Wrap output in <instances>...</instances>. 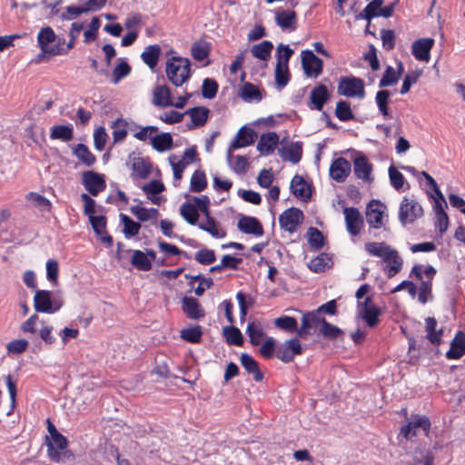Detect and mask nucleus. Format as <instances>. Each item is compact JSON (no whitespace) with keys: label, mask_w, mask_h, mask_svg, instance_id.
Returning <instances> with one entry per match:
<instances>
[{"label":"nucleus","mask_w":465,"mask_h":465,"mask_svg":"<svg viewBox=\"0 0 465 465\" xmlns=\"http://www.w3.org/2000/svg\"><path fill=\"white\" fill-rule=\"evenodd\" d=\"M365 250L371 255L382 258L388 263L384 269L388 278L394 277L401 271L403 265L402 258L399 255L397 250L392 249L386 242H367L365 243Z\"/></svg>","instance_id":"f257e3e1"},{"label":"nucleus","mask_w":465,"mask_h":465,"mask_svg":"<svg viewBox=\"0 0 465 465\" xmlns=\"http://www.w3.org/2000/svg\"><path fill=\"white\" fill-rule=\"evenodd\" d=\"M167 79L176 87L182 86L192 76L191 61L186 57L172 56L165 64Z\"/></svg>","instance_id":"f03ea898"},{"label":"nucleus","mask_w":465,"mask_h":465,"mask_svg":"<svg viewBox=\"0 0 465 465\" xmlns=\"http://www.w3.org/2000/svg\"><path fill=\"white\" fill-rule=\"evenodd\" d=\"M431 427L430 419L425 415L413 414L407 420V423L401 428L398 438H404L407 440H412L420 431L428 435Z\"/></svg>","instance_id":"7ed1b4c3"},{"label":"nucleus","mask_w":465,"mask_h":465,"mask_svg":"<svg viewBox=\"0 0 465 465\" xmlns=\"http://www.w3.org/2000/svg\"><path fill=\"white\" fill-rule=\"evenodd\" d=\"M48 457L54 462L74 459L72 451L66 450L67 439L60 432L54 434L51 439L45 436Z\"/></svg>","instance_id":"20e7f679"},{"label":"nucleus","mask_w":465,"mask_h":465,"mask_svg":"<svg viewBox=\"0 0 465 465\" xmlns=\"http://www.w3.org/2000/svg\"><path fill=\"white\" fill-rule=\"evenodd\" d=\"M337 93L346 97H365L364 81L356 76H341L339 80Z\"/></svg>","instance_id":"39448f33"},{"label":"nucleus","mask_w":465,"mask_h":465,"mask_svg":"<svg viewBox=\"0 0 465 465\" xmlns=\"http://www.w3.org/2000/svg\"><path fill=\"white\" fill-rule=\"evenodd\" d=\"M57 35L50 26L43 27L37 35V43L43 54L48 55L66 54L67 49L58 45H50L54 43Z\"/></svg>","instance_id":"423d86ee"},{"label":"nucleus","mask_w":465,"mask_h":465,"mask_svg":"<svg viewBox=\"0 0 465 465\" xmlns=\"http://www.w3.org/2000/svg\"><path fill=\"white\" fill-rule=\"evenodd\" d=\"M63 302L55 298L53 299L50 291L37 290L34 297V307L37 312L54 313L60 310Z\"/></svg>","instance_id":"0eeeda50"},{"label":"nucleus","mask_w":465,"mask_h":465,"mask_svg":"<svg viewBox=\"0 0 465 465\" xmlns=\"http://www.w3.org/2000/svg\"><path fill=\"white\" fill-rule=\"evenodd\" d=\"M423 215L421 205L414 199L403 197L399 210V220L404 226L408 223H412Z\"/></svg>","instance_id":"6e6552de"},{"label":"nucleus","mask_w":465,"mask_h":465,"mask_svg":"<svg viewBox=\"0 0 465 465\" xmlns=\"http://www.w3.org/2000/svg\"><path fill=\"white\" fill-rule=\"evenodd\" d=\"M357 307L360 310L361 318L366 322L368 327L375 328L378 326L381 310L373 303L371 296H367L362 302H358Z\"/></svg>","instance_id":"1a4fd4ad"},{"label":"nucleus","mask_w":465,"mask_h":465,"mask_svg":"<svg viewBox=\"0 0 465 465\" xmlns=\"http://www.w3.org/2000/svg\"><path fill=\"white\" fill-rule=\"evenodd\" d=\"M256 137L257 134L252 128L246 125L241 127L227 150V162L231 163L232 150L252 145L255 142Z\"/></svg>","instance_id":"9d476101"},{"label":"nucleus","mask_w":465,"mask_h":465,"mask_svg":"<svg viewBox=\"0 0 465 465\" xmlns=\"http://www.w3.org/2000/svg\"><path fill=\"white\" fill-rule=\"evenodd\" d=\"M302 67L307 77L317 78L322 74L323 61L318 57L312 50L302 51Z\"/></svg>","instance_id":"9b49d317"},{"label":"nucleus","mask_w":465,"mask_h":465,"mask_svg":"<svg viewBox=\"0 0 465 465\" xmlns=\"http://www.w3.org/2000/svg\"><path fill=\"white\" fill-rule=\"evenodd\" d=\"M82 183L92 196H97L106 187L104 175L94 171L84 172Z\"/></svg>","instance_id":"f8f14e48"},{"label":"nucleus","mask_w":465,"mask_h":465,"mask_svg":"<svg viewBox=\"0 0 465 465\" xmlns=\"http://www.w3.org/2000/svg\"><path fill=\"white\" fill-rule=\"evenodd\" d=\"M304 220L303 213L296 207L285 210L279 217V223L282 229L289 232H294L297 227Z\"/></svg>","instance_id":"ddd939ff"},{"label":"nucleus","mask_w":465,"mask_h":465,"mask_svg":"<svg viewBox=\"0 0 465 465\" xmlns=\"http://www.w3.org/2000/svg\"><path fill=\"white\" fill-rule=\"evenodd\" d=\"M303 350L297 338L288 340L276 350V357L284 363L292 362L295 356L302 354Z\"/></svg>","instance_id":"4468645a"},{"label":"nucleus","mask_w":465,"mask_h":465,"mask_svg":"<svg viewBox=\"0 0 465 465\" xmlns=\"http://www.w3.org/2000/svg\"><path fill=\"white\" fill-rule=\"evenodd\" d=\"M347 232L352 235L360 234L364 226V219L356 207H345L343 209Z\"/></svg>","instance_id":"2eb2a0df"},{"label":"nucleus","mask_w":465,"mask_h":465,"mask_svg":"<svg viewBox=\"0 0 465 465\" xmlns=\"http://www.w3.org/2000/svg\"><path fill=\"white\" fill-rule=\"evenodd\" d=\"M312 184L307 183L300 174H295L291 181V193L304 203L312 200Z\"/></svg>","instance_id":"dca6fc26"},{"label":"nucleus","mask_w":465,"mask_h":465,"mask_svg":"<svg viewBox=\"0 0 465 465\" xmlns=\"http://www.w3.org/2000/svg\"><path fill=\"white\" fill-rule=\"evenodd\" d=\"M386 206L380 200H371L366 206V221L370 226L379 229L383 225V213Z\"/></svg>","instance_id":"f3484780"},{"label":"nucleus","mask_w":465,"mask_h":465,"mask_svg":"<svg viewBox=\"0 0 465 465\" xmlns=\"http://www.w3.org/2000/svg\"><path fill=\"white\" fill-rule=\"evenodd\" d=\"M331 99V93L323 84H318L312 88L308 101L311 110L322 111L324 104Z\"/></svg>","instance_id":"a211bd4d"},{"label":"nucleus","mask_w":465,"mask_h":465,"mask_svg":"<svg viewBox=\"0 0 465 465\" xmlns=\"http://www.w3.org/2000/svg\"><path fill=\"white\" fill-rule=\"evenodd\" d=\"M353 172L358 179L371 183L373 178L371 176L372 164L362 153H359L353 160Z\"/></svg>","instance_id":"6ab92c4d"},{"label":"nucleus","mask_w":465,"mask_h":465,"mask_svg":"<svg viewBox=\"0 0 465 465\" xmlns=\"http://www.w3.org/2000/svg\"><path fill=\"white\" fill-rule=\"evenodd\" d=\"M182 310L187 318L200 320L205 316V312L200 302L192 296H184L182 299Z\"/></svg>","instance_id":"aec40b11"},{"label":"nucleus","mask_w":465,"mask_h":465,"mask_svg":"<svg viewBox=\"0 0 465 465\" xmlns=\"http://www.w3.org/2000/svg\"><path fill=\"white\" fill-rule=\"evenodd\" d=\"M237 227L242 232L254 236H262L264 232L262 223L253 216L241 215Z\"/></svg>","instance_id":"412c9836"},{"label":"nucleus","mask_w":465,"mask_h":465,"mask_svg":"<svg viewBox=\"0 0 465 465\" xmlns=\"http://www.w3.org/2000/svg\"><path fill=\"white\" fill-rule=\"evenodd\" d=\"M351 170V166L350 162L343 157H339L331 163L330 175L337 183H342L350 174Z\"/></svg>","instance_id":"4be33fe9"},{"label":"nucleus","mask_w":465,"mask_h":465,"mask_svg":"<svg viewBox=\"0 0 465 465\" xmlns=\"http://www.w3.org/2000/svg\"><path fill=\"white\" fill-rule=\"evenodd\" d=\"M433 45V38H420L413 42L411 53L417 60L428 62L430 60V53Z\"/></svg>","instance_id":"5701e85b"},{"label":"nucleus","mask_w":465,"mask_h":465,"mask_svg":"<svg viewBox=\"0 0 465 465\" xmlns=\"http://www.w3.org/2000/svg\"><path fill=\"white\" fill-rule=\"evenodd\" d=\"M129 160L132 161V170L137 173L140 179H147L149 177L153 165L148 158L145 159L139 156V154L136 156L135 153L133 152L129 154Z\"/></svg>","instance_id":"b1692460"},{"label":"nucleus","mask_w":465,"mask_h":465,"mask_svg":"<svg viewBox=\"0 0 465 465\" xmlns=\"http://www.w3.org/2000/svg\"><path fill=\"white\" fill-rule=\"evenodd\" d=\"M323 317H320L316 311L308 312L302 315V326L297 331L298 337L305 339L311 334V330L315 328L318 324L322 325Z\"/></svg>","instance_id":"393cba45"},{"label":"nucleus","mask_w":465,"mask_h":465,"mask_svg":"<svg viewBox=\"0 0 465 465\" xmlns=\"http://www.w3.org/2000/svg\"><path fill=\"white\" fill-rule=\"evenodd\" d=\"M184 115H190L191 123L187 124V127L189 130H192L195 127L203 126L209 117L210 110L204 106H195L185 111Z\"/></svg>","instance_id":"a878e982"},{"label":"nucleus","mask_w":465,"mask_h":465,"mask_svg":"<svg viewBox=\"0 0 465 465\" xmlns=\"http://www.w3.org/2000/svg\"><path fill=\"white\" fill-rule=\"evenodd\" d=\"M275 22L282 30L294 31L297 25V14L292 10L277 9Z\"/></svg>","instance_id":"bb28decb"},{"label":"nucleus","mask_w":465,"mask_h":465,"mask_svg":"<svg viewBox=\"0 0 465 465\" xmlns=\"http://www.w3.org/2000/svg\"><path fill=\"white\" fill-rule=\"evenodd\" d=\"M152 103L153 105L161 108L171 106L173 104L171 88L166 84L155 85L153 91Z\"/></svg>","instance_id":"cd10ccee"},{"label":"nucleus","mask_w":465,"mask_h":465,"mask_svg":"<svg viewBox=\"0 0 465 465\" xmlns=\"http://www.w3.org/2000/svg\"><path fill=\"white\" fill-rule=\"evenodd\" d=\"M463 355H465V333L459 331L450 342L446 357L449 360H458Z\"/></svg>","instance_id":"c85d7f7f"},{"label":"nucleus","mask_w":465,"mask_h":465,"mask_svg":"<svg viewBox=\"0 0 465 465\" xmlns=\"http://www.w3.org/2000/svg\"><path fill=\"white\" fill-rule=\"evenodd\" d=\"M279 154L283 161L298 163L302 156V143L294 142L287 147L279 149Z\"/></svg>","instance_id":"c756f323"},{"label":"nucleus","mask_w":465,"mask_h":465,"mask_svg":"<svg viewBox=\"0 0 465 465\" xmlns=\"http://www.w3.org/2000/svg\"><path fill=\"white\" fill-rule=\"evenodd\" d=\"M279 143V135L275 132L262 134L257 143V150L261 153L271 154Z\"/></svg>","instance_id":"7c9ffc66"},{"label":"nucleus","mask_w":465,"mask_h":465,"mask_svg":"<svg viewBox=\"0 0 465 465\" xmlns=\"http://www.w3.org/2000/svg\"><path fill=\"white\" fill-rule=\"evenodd\" d=\"M240 361L244 370L252 375L255 381H262L263 380L264 376L259 369V363L252 356L243 352L241 354Z\"/></svg>","instance_id":"2f4dec72"},{"label":"nucleus","mask_w":465,"mask_h":465,"mask_svg":"<svg viewBox=\"0 0 465 465\" xmlns=\"http://www.w3.org/2000/svg\"><path fill=\"white\" fill-rule=\"evenodd\" d=\"M238 95L245 102H260L262 99V90L255 84L245 82L239 90Z\"/></svg>","instance_id":"473e14b6"},{"label":"nucleus","mask_w":465,"mask_h":465,"mask_svg":"<svg viewBox=\"0 0 465 465\" xmlns=\"http://www.w3.org/2000/svg\"><path fill=\"white\" fill-rule=\"evenodd\" d=\"M151 143L157 152H164L173 148V139L170 133H162L152 136Z\"/></svg>","instance_id":"72a5a7b5"},{"label":"nucleus","mask_w":465,"mask_h":465,"mask_svg":"<svg viewBox=\"0 0 465 465\" xmlns=\"http://www.w3.org/2000/svg\"><path fill=\"white\" fill-rule=\"evenodd\" d=\"M426 323V338L430 341V342L433 345H440L442 339V329L437 331V320L434 317H427L425 319Z\"/></svg>","instance_id":"f704fd0d"},{"label":"nucleus","mask_w":465,"mask_h":465,"mask_svg":"<svg viewBox=\"0 0 465 465\" xmlns=\"http://www.w3.org/2000/svg\"><path fill=\"white\" fill-rule=\"evenodd\" d=\"M161 54V47L159 45H151L145 47L141 54V58L151 69H154L158 64Z\"/></svg>","instance_id":"c9c22d12"},{"label":"nucleus","mask_w":465,"mask_h":465,"mask_svg":"<svg viewBox=\"0 0 465 465\" xmlns=\"http://www.w3.org/2000/svg\"><path fill=\"white\" fill-rule=\"evenodd\" d=\"M50 138L52 140H60L69 142L74 138V128L71 124L54 125L51 128Z\"/></svg>","instance_id":"e433bc0d"},{"label":"nucleus","mask_w":465,"mask_h":465,"mask_svg":"<svg viewBox=\"0 0 465 465\" xmlns=\"http://www.w3.org/2000/svg\"><path fill=\"white\" fill-rule=\"evenodd\" d=\"M391 97V92L387 89H381L376 93L375 102L379 112L385 118H391V114L389 109V102Z\"/></svg>","instance_id":"4c0bfd02"},{"label":"nucleus","mask_w":465,"mask_h":465,"mask_svg":"<svg viewBox=\"0 0 465 465\" xmlns=\"http://www.w3.org/2000/svg\"><path fill=\"white\" fill-rule=\"evenodd\" d=\"M272 49V43L271 41L265 40L258 45H253L251 48V53L257 59L262 61H268L271 58Z\"/></svg>","instance_id":"58836bf2"},{"label":"nucleus","mask_w":465,"mask_h":465,"mask_svg":"<svg viewBox=\"0 0 465 465\" xmlns=\"http://www.w3.org/2000/svg\"><path fill=\"white\" fill-rule=\"evenodd\" d=\"M120 221L123 223V233L126 238H132L139 233L142 227L139 222L134 221L131 217L124 213H120Z\"/></svg>","instance_id":"ea45409f"},{"label":"nucleus","mask_w":465,"mask_h":465,"mask_svg":"<svg viewBox=\"0 0 465 465\" xmlns=\"http://www.w3.org/2000/svg\"><path fill=\"white\" fill-rule=\"evenodd\" d=\"M73 153L86 166H92L96 162L95 155L84 143H78L74 147Z\"/></svg>","instance_id":"a19ab883"},{"label":"nucleus","mask_w":465,"mask_h":465,"mask_svg":"<svg viewBox=\"0 0 465 465\" xmlns=\"http://www.w3.org/2000/svg\"><path fill=\"white\" fill-rule=\"evenodd\" d=\"M308 243L312 249L319 251L325 244V237L323 233L316 227H310L307 231Z\"/></svg>","instance_id":"79ce46f5"},{"label":"nucleus","mask_w":465,"mask_h":465,"mask_svg":"<svg viewBox=\"0 0 465 465\" xmlns=\"http://www.w3.org/2000/svg\"><path fill=\"white\" fill-rule=\"evenodd\" d=\"M180 337L187 342L199 343L203 337L202 327L200 325H190L181 330Z\"/></svg>","instance_id":"37998d69"},{"label":"nucleus","mask_w":465,"mask_h":465,"mask_svg":"<svg viewBox=\"0 0 465 465\" xmlns=\"http://www.w3.org/2000/svg\"><path fill=\"white\" fill-rule=\"evenodd\" d=\"M131 263L137 270L147 272L152 269V262L147 255L140 250L133 251Z\"/></svg>","instance_id":"c03bdc74"},{"label":"nucleus","mask_w":465,"mask_h":465,"mask_svg":"<svg viewBox=\"0 0 465 465\" xmlns=\"http://www.w3.org/2000/svg\"><path fill=\"white\" fill-rule=\"evenodd\" d=\"M181 216L191 225H198L199 213L193 203H183L180 207Z\"/></svg>","instance_id":"a18cd8bd"},{"label":"nucleus","mask_w":465,"mask_h":465,"mask_svg":"<svg viewBox=\"0 0 465 465\" xmlns=\"http://www.w3.org/2000/svg\"><path fill=\"white\" fill-rule=\"evenodd\" d=\"M130 211L142 223L155 219L159 215L156 208L147 209L139 205L131 206Z\"/></svg>","instance_id":"49530a36"},{"label":"nucleus","mask_w":465,"mask_h":465,"mask_svg":"<svg viewBox=\"0 0 465 465\" xmlns=\"http://www.w3.org/2000/svg\"><path fill=\"white\" fill-rule=\"evenodd\" d=\"M223 333L228 344L235 346L242 345L243 336L237 327L233 325L226 326L223 328Z\"/></svg>","instance_id":"de8ad7c7"},{"label":"nucleus","mask_w":465,"mask_h":465,"mask_svg":"<svg viewBox=\"0 0 465 465\" xmlns=\"http://www.w3.org/2000/svg\"><path fill=\"white\" fill-rule=\"evenodd\" d=\"M210 54V44L205 41H196L192 45L191 54L198 62L203 61Z\"/></svg>","instance_id":"09e8293b"},{"label":"nucleus","mask_w":465,"mask_h":465,"mask_svg":"<svg viewBox=\"0 0 465 465\" xmlns=\"http://www.w3.org/2000/svg\"><path fill=\"white\" fill-rule=\"evenodd\" d=\"M320 333L328 340H336L343 335V331L322 318Z\"/></svg>","instance_id":"8fccbe9b"},{"label":"nucleus","mask_w":465,"mask_h":465,"mask_svg":"<svg viewBox=\"0 0 465 465\" xmlns=\"http://www.w3.org/2000/svg\"><path fill=\"white\" fill-rule=\"evenodd\" d=\"M335 116L342 122H347L354 119V114L351 108V104L344 100H340L335 108Z\"/></svg>","instance_id":"3c124183"},{"label":"nucleus","mask_w":465,"mask_h":465,"mask_svg":"<svg viewBox=\"0 0 465 465\" xmlns=\"http://www.w3.org/2000/svg\"><path fill=\"white\" fill-rule=\"evenodd\" d=\"M207 187L205 173L202 170H196L193 173L190 182V190L193 193H201Z\"/></svg>","instance_id":"603ef678"},{"label":"nucleus","mask_w":465,"mask_h":465,"mask_svg":"<svg viewBox=\"0 0 465 465\" xmlns=\"http://www.w3.org/2000/svg\"><path fill=\"white\" fill-rule=\"evenodd\" d=\"M246 332L250 338L251 344L253 346L261 344L262 340L265 335L260 324L254 322L248 323Z\"/></svg>","instance_id":"864d4df0"},{"label":"nucleus","mask_w":465,"mask_h":465,"mask_svg":"<svg viewBox=\"0 0 465 465\" xmlns=\"http://www.w3.org/2000/svg\"><path fill=\"white\" fill-rule=\"evenodd\" d=\"M274 324L277 328L283 330L288 332H295L299 331L297 320L291 316H282L274 321Z\"/></svg>","instance_id":"5fc2aeb1"},{"label":"nucleus","mask_w":465,"mask_h":465,"mask_svg":"<svg viewBox=\"0 0 465 465\" xmlns=\"http://www.w3.org/2000/svg\"><path fill=\"white\" fill-rule=\"evenodd\" d=\"M126 122L123 118H117L112 123L111 127L114 128L113 139L114 143L124 141L127 136V130L125 129Z\"/></svg>","instance_id":"6e6d98bb"},{"label":"nucleus","mask_w":465,"mask_h":465,"mask_svg":"<svg viewBox=\"0 0 465 465\" xmlns=\"http://www.w3.org/2000/svg\"><path fill=\"white\" fill-rule=\"evenodd\" d=\"M293 53V50L288 45L280 44L276 50V64H280V66L283 65L284 67L288 66L290 58Z\"/></svg>","instance_id":"4d7b16f0"},{"label":"nucleus","mask_w":465,"mask_h":465,"mask_svg":"<svg viewBox=\"0 0 465 465\" xmlns=\"http://www.w3.org/2000/svg\"><path fill=\"white\" fill-rule=\"evenodd\" d=\"M219 84L213 78H205L202 84V95L205 99H213L216 96Z\"/></svg>","instance_id":"13d9d810"},{"label":"nucleus","mask_w":465,"mask_h":465,"mask_svg":"<svg viewBox=\"0 0 465 465\" xmlns=\"http://www.w3.org/2000/svg\"><path fill=\"white\" fill-rule=\"evenodd\" d=\"M198 227L210 233L213 237L215 238H223L226 235V232L223 230H219L217 226V222L214 218H210L206 221V223H198Z\"/></svg>","instance_id":"bf43d9fd"},{"label":"nucleus","mask_w":465,"mask_h":465,"mask_svg":"<svg viewBox=\"0 0 465 465\" xmlns=\"http://www.w3.org/2000/svg\"><path fill=\"white\" fill-rule=\"evenodd\" d=\"M275 83L279 89L285 87L290 81V72L288 66L284 67L283 65L280 66V64H276L275 66Z\"/></svg>","instance_id":"052dcab7"},{"label":"nucleus","mask_w":465,"mask_h":465,"mask_svg":"<svg viewBox=\"0 0 465 465\" xmlns=\"http://www.w3.org/2000/svg\"><path fill=\"white\" fill-rule=\"evenodd\" d=\"M398 81L399 78L395 74V69L392 66L388 65L384 71L381 79L379 82V87L384 88L388 86H393L398 83Z\"/></svg>","instance_id":"680f3d73"},{"label":"nucleus","mask_w":465,"mask_h":465,"mask_svg":"<svg viewBox=\"0 0 465 465\" xmlns=\"http://www.w3.org/2000/svg\"><path fill=\"white\" fill-rule=\"evenodd\" d=\"M131 70L130 64L125 60L122 59L113 71V83L116 84L121 79L127 76L131 73Z\"/></svg>","instance_id":"e2e57ef3"},{"label":"nucleus","mask_w":465,"mask_h":465,"mask_svg":"<svg viewBox=\"0 0 465 465\" xmlns=\"http://www.w3.org/2000/svg\"><path fill=\"white\" fill-rule=\"evenodd\" d=\"M325 260L331 261V258L327 253H321L314 259H312L309 263V268L311 271L314 272H322L326 270V268L330 267Z\"/></svg>","instance_id":"0e129e2a"},{"label":"nucleus","mask_w":465,"mask_h":465,"mask_svg":"<svg viewBox=\"0 0 465 465\" xmlns=\"http://www.w3.org/2000/svg\"><path fill=\"white\" fill-rule=\"evenodd\" d=\"M177 160L176 155H171L169 157V163L173 167V177L175 180H181L183 177V173L186 166L189 164L188 161H185L184 159H181L178 162H175Z\"/></svg>","instance_id":"69168bd1"},{"label":"nucleus","mask_w":465,"mask_h":465,"mask_svg":"<svg viewBox=\"0 0 465 465\" xmlns=\"http://www.w3.org/2000/svg\"><path fill=\"white\" fill-rule=\"evenodd\" d=\"M88 219L96 235H102L105 232L107 218L104 215H94Z\"/></svg>","instance_id":"338daca9"},{"label":"nucleus","mask_w":465,"mask_h":465,"mask_svg":"<svg viewBox=\"0 0 465 465\" xmlns=\"http://www.w3.org/2000/svg\"><path fill=\"white\" fill-rule=\"evenodd\" d=\"M194 259L201 264L209 265L216 261V256L213 250L202 249L195 253Z\"/></svg>","instance_id":"774afa93"}]
</instances>
